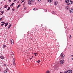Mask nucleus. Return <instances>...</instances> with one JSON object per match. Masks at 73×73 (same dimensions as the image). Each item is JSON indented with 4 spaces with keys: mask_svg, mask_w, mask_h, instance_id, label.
I'll return each instance as SVG.
<instances>
[{
    "mask_svg": "<svg viewBox=\"0 0 73 73\" xmlns=\"http://www.w3.org/2000/svg\"><path fill=\"white\" fill-rule=\"evenodd\" d=\"M8 25V23H5V27H7V25Z\"/></svg>",
    "mask_w": 73,
    "mask_h": 73,
    "instance_id": "ddd939ff",
    "label": "nucleus"
},
{
    "mask_svg": "<svg viewBox=\"0 0 73 73\" xmlns=\"http://www.w3.org/2000/svg\"><path fill=\"white\" fill-rule=\"evenodd\" d=\"M72 70H69L67 71V73H72Z\"/></svg>",
    "mask_w": 73,
    "mask_h": 73,
    "instance_id": "423d86ee",
    "label": "nucleus"
},
{
    "mask_svg": "<svg viewBox=\"0 0 73 73\" xmlns=\"http://www.w3.org/2000/svg\"><path fill=\"white\" fill-rule=\"evenodd\" d=\"M0 9H1L0 8Z\"/></svg>",
    "mask_w": 73,
    "mask_h": 73,
    "instance_id": "603ef678",
    "label": "nucleus"
},
{
    "mask_svg": "<svg viewBox=\"0 0 73 73\" xmlns=\"http://www.w3.org/2000/svg\"><path fill=\"white\" fill-rule=\"evenodd\" d=\"M60 64H64V60H62L60 61Z\"/></svg>",
    "mask_w": 73,
    "mask_h": 73,
    "instance_id": "6e6552de",
    "label": "nucleus"
},
{
    "mask_svg": "<svg viewBox=\"0 0 73 73\" xmlns=\"http://www.w3.org/2000/svg\"><path fill=\"white\" fill-rule=\"evenodd\" d=\"M13 65H16V63H15V58H13Z\"/></svg>",
    "mask_w": 73,
    "mask_h": 73,
    "instance_id": "f257e3e1",
    "label": "nucleus"
},
{
    "mask_svg": "<svg viewBox=\"0 0 73 73\" xmlns=\"http://www.w3.org/2000/svg\"><path fill=\"white\" fill-rule=\"evenodd\" d=\"M69 5V4H68H68H67V5Z\"/></svg>",
    "mask_w": 73,
    "mask_h": 73,
    "instance_id": "49530a36",
    "label": "nucleus"
},
{
    "mask_svg": "<svg viewBox=\"0 0 73 73\" xmlns=\"http://www.w3.org/2000/svg\"><path fill=\"white\" fill-rule=\"evenodd\" d=\"M0 58H1V60H3V59L4 58V57L2 56H0Z\"/></svg>",
    "mask_w": 73,
    "mask_h": 73,
    "instance_id": "f8f14e48",
    "label": "nucleus"
},
{
    "mask_svg": "<svg viewBox=\"0 0 73 73\" xmlns=\"http://www.w3.org/2000/svg\"><path fill=\"white\" fill-rule=\"evenodd\" d=\"M32 58H30V60H32Z\"/></svg>",
    "mask_w": 73,
    "mask_h": 73,
    "instance_id": "c03bdc74",
    "label": "nucleus"
},
{
    "mask_svg": "<svg viewBox=\"0 0 73 73\" xmlns=\"http://www.w3.org/2000/svg\"><path fill=\"white\" fill-rule=\"evenodd\" d=\"M6 70L7 71H8V69L7 68L6 69Z\"/></svg>",
    "mask_w": 73,
    "mask_h": 73,
    "instance_id": "4c0bfd02",
    "label": "nucleus"
},
{
    "mask_svg": "<svg viewBox=\"0 0 73 73\" xmlns=\"http://www.w3.org/2000/svg\"><path fill=\"white\" fill-rule=\"evenodd\" d=\"M4 73H7V71L6 70H5L4 71Z\"/></svg>",
    "mask_w": 73,
    "mask_h": 73,
    "instance_id": "393cba45",
    "label": "nucleus"
},
{
    "mask_svg": "<svg viewBox=\"0 0 73 73\" xmlns=\"http://www.w3.org/2000/svg\"><path fill=\"white\" fill-rule=\"evenodd\" d=\"M60 73H62V72H60Z\"/></svg>",
    "mask_w": 73,
    "mask_h": 73,
    "instance_id": "3c124183",
    "label": "nucleus"
},
{
    "mask_svg": "<svg viewBox=\"0 0 73 73\" xmlns=\"http://www.w3.org/2000/svg\"><path fill=\"white\" fill-rule=\"evenodd\" d=\"M14 5V3H13L10 6V7H11V6H13Z\"/></svg>",
    "mask_w": 73,
    "mask_h": 73,
    "instance_id": "6ab92c4d",
    "label": "nucleus"
},
{
    "mask_svg": "<svg viewBox=\"0 0 73 73\" xmlns=\"http://www.w3.org/2000/svg\"><path fill=\"white\" fill-rule=\"evenodd\" d=\"M54 70H58V69H59V68L57 66H56L54 67Z\"/></svg>",
    "mask_w": 73,
    "mask_h": 73,
    "instance_id": "39448f33",
    "label": "nucleus"
},
{
    "mask_svg": "<svg viewBox=\"0 0 73 73\" xmlns=\"http://www.w3.org/2000/svg\"><path fill=\"white\" fill-rule=\"evenodd\" d=\"M52 14H54V15H55V14H56V12H54V11H53L52 12Z\"/></svg>",
    "mask_w": 73,
    "mask_h": 73,
    "instance_id": "dca6fc26",
    "label": "nucleus"
},
{
    "mask_svg": "<svg viewBox=\"0 0 73 73\" xmlns=\"http://www.w3.org/2000/svg\"><path fill=\"white\" fill-rule=\"evenodd\" d=\"M72 60H73V58H72Z\"/></svg>",
    "mask_w": 73,
    "mask_h": 73,
    "instance_id": "a18cd8bd",
    "label": "nucleus"
},
{
    "mask_svg": "<svg viewBox=\"0 0 73 73\" xmlns=\"http://www.w3.org/2000/svg\"><path fill=\"white\" fill-rule=\"evenodd\" d=\"M63 73H67V71H65Z\"/></svg>",
    "mask_w": 73,
    "mask_h": 73,
    "instance_id": "c756f323",
    "label": "nucleus"
},
{
    "mask_svg": "<svg viewBox=\"0 0 73 73\" xmlns=\"http://www.w3.org/2000/svg\"><path fill=\"white\" fill-rule=\"evenodd\" d=\"M10 9H11V8L10 7H8L7 9V11H9V10Z\"/></svg>",
    "mask_w": 73,
    "mask_h": 73,
    "instance_id": "5701e85b",
    "label": "nucleus"
},
{
    "mask_svg": "<svg viewBox=\"0 0 73 73\" xmlns=\"http://www.w3.org/2000/svg\"><path fill=\"white\" fill-rule=\"evenodd\" d=\"M2 19H3V17H2L0 19V20L1 21V20H2Z\"/></svg>",
    "mask_w": 73,
    "mask_h": 73,
    "instance_id": "2f4dec72",
    "label": "nucleus"
},
{
    "mask_svg": "<svg viewBox=\"0 0 73 73\" xmlns=\"http://www.w3.org/2000/svg\"><path fill=\"white\" fill-rule=\"evenodd\" d=\"M70 9V8L69 7L67 6L66 7V9L67 10H68Z\"/></svg>",
    "mask_w": 73,
    "mask_h": 73,
    "instance_id": "9d476101",
    "label": "nucleus"
},
{
    "mask_svg": "<svg viewBox=\"0 0 73 73\" xmlns=\"http://www.w3.org/2000/svg\"><path fill=\"white\" fill-rule=\"evenodd\" d=\"M3 48H5L6 47V45H3Z\"/></svg>",
    "mask_w": 73,
    "mask_h": 73,
    "instance_id": "412c9836",
    "label": "nucleus"
},
{
    "mask_svg": "<svg viewBox=\"0 0 73 73\" xmlns=\"http://www.w3.org/2000/svg\"><path fill=\"white\" fill-rule=\"evenodd\" d=\"M24 9L25 10L27 9V7H25L24 8Z\"/></svg>",
    "mask_w": 73,
    "mask_h": 73,
    "instance_id": "c9c22d12",
    "label": "nucleus"
},
{
    "mask_svg": "<svg viewBox=\"0 0 73 73\" xmlns=\"http://www.w3.org/2000/svg\"><path fill=\"white\" fill-rule=\"evenodd\" d=\"M33 10H34V11L36 10H37V8H35Z\"/></svg>",
    "mask_w": 73,
    "mask_h": 73,
    "instance_id": "a878e982",
    "label": "nucleus"
},
{
    "mask_svg": "<svg viewBox=\"0 0 73 73\" xmlns=\"http://www.w3.org/2000/svg\"><path fill=\"white\" fill-rule=\"evenodd\" d=\"M65 1L66 3H68L69 2V0H65Z\"/></svg>",
    "mask_w": 73,
    "mask_h": 73,
    "instance_id": "2eb2a0df",
    "label": "nucleus"
},
{
    "mask_svg": "<svg viewBox=\"0 0 73 73\" xmlns=\"http://www.w3.org/2000/svg\"><path fill=\"white\" fill-rule=\"evenodd\" d=\"M4 24H5L3 23L1 25V26H3V25H4Z\"/></svg>",
    "mask_w": 73,
    "mask_h": 73,
    "instance_id": "f704fd0d",
    "label": "nucleus"
},
{
    "mask_svg": "<svg viewBox=\"0 0 73 73\" xmlns=\"http://www.w3.org/2000/svg\"><path fill=\"white\" fill-rule=\"evenodd\" d=\"M45 12H47V10H46V9H45Z\"/></svg>",
    "mask_w": 73,
    "mask_h": 73,
    "instance_id": "a19ab883",
    "label": "nucleus"
},
{
    "mask_svg": "<svg viewBox=\"0 0 73 73\" xmlns=\"http://www.w3.org/2000/svg\"><path fill=\"white\" fill-rule=\"evenodd\" d=\"M7 6H8V5H5V6H4V8H7Z\"/></svg>",
    "mask_w": 73,
    "mask_h": 73,
    "instance_id": "a211bd4d",
    "label": "nucleus"
},
{
    "mask_svg": "<svg viewBox=\"0 0 73 73\" xmlns=\"http://www.w3.org/2000/svg\"><path fill=\"white\" fill-rule=\"evenodd\" d=\"M40 62V60H38V61H36V62H38V63H39Z\"/></svg>",
    "mask_w": 73,
    "mask_h": 73,
    "instance_id": "4be33fe9",
    "label": "nucleus"
},
{
    "mask_svg": "<svg viewBox=\"0 0 73 73\" xmlns=\"http://www.w3.org/2000/svg\"><path fill=\"white\" fill-rule=\"evenodd\" d=\"M17 3H19V2H17Z\"/></svg>",
    "mask_w": 73,
    "mask_h": 73,
    "instance_id": "864d4df0",
    "label": "nucleus"
},
{
    "mask_svg": "<svg viewBox=\"0 0 73 73\" xmlns=\"http://www.w3.org/2000/svg\"><path fill=\"white\" fill-rule=\"evenodd\" d=\"M33 56H32V58H33Z\"/></svg>",
    "mask_w": 73,
    "mask_h": 73,
    "instance_id": "09e8293b",
    "label": "nucleus"
},
{
    "mask_svg": "<svg viewBox=\"0 0 73 73\" xmlns=\"http://www.w3.org/2000/svg\"><path fill=\"white\" fill-rule=\"evenodd\" d=\"M68 3L69 4H73V2H72V1H71L70 0H69Z\"/></svg>",
    "mask_w": 73,
    "mask_h": 73,
    "instance_id": "7ed1b4c3",
    "label": "nucleus"
},
{
    "mask_svg": "<svg viewBox=\"0 0 73 73\" xmlns=\"http://www.w3.org/2000/svg\"><path fill=\"white\" fill-rule=\"evenodd\" d=\"M21 5H19L18 6V7H17V9H18V8H19V7H20V6H21Z\"/></svg>",
    "mask_w": 73,
    "mask_h": 73,
    "instance_id": "aec40b11",
    "label": "nucleus"
},
{
    "mask_svg": "<svg viewBox=\"0 0 73 73\" xmlns=\"http://www.w3.org/2000/svg\"><path fill=\"white\" fill-rule=\"evenodd\" d=\"M47 73H50V71H49L48 70H47Z\"/></svg>",
    "mask_w": 73,
    "mask_h": 73,
    "instance_id": "7c9ffc66",
    "label": "nucleus"
},
{
    "mask_svg": "<svg viewBox=\"0 0 73 73\" xmlns=\"http://www.w3.org/2000/svg\"><path fill=\"white\" fill-rule=\"evenodd\" d=\"M12 26V25L11 24H10L9 26L8 27V28L9 29L10 28H11V27Z\"/></svg>",
    "mask_w": 73,
    "mask_h": 73,
    "instance_id": "4468645a",
    "label": "nucleus"
},
{
    "mask_svg": "<svg viewBox=\"0 0 73 73\" xmlns=\"http://www.w3.org/2000/svg\"><path fill=\"white\" fill-rule=\"evenodd\" d=\"M54 4L56 5L57 4H58V2L57 1H55V2H54Z\"/></svg>",
    "mask_w": 73,
    "mask_h": 73,
    "instance_id": "9b49d317",
    "label": "nucleus"
},
{
    "mask_svg": "<svg viewBox=\"0 0 73 73\" xmlns=\"http://www.w3.org/2000/svg\"><path fill=\"white\" fill-rule=\"evenodd\" d=\"M10 42L12 45H13V44H14V42H13V40L12 39L10 40Z\"/></svg>",
    "mask_w": 73,
    "mask_h": 73,
    "instance_id": "20e7f679",
    "label": "nucleus"
},
{
    "mask_svg": "<svg viewBox=\"0 0 73 73\" xmlns=\"http://www.w3.org/2000/svg\"><path fill=\"white\" fill-rule=\"evenodd\" d=\"M64 56H65V55L63 54V53H62L60 55V57L64 58Z\"/></svg>",
    "mask_w": 73,
    "mask_h": 73,
    "instance_id": "f03ea898",
    "label": "nucleus"
},
{
    "mask_svg": "<svg viewBox=\"0 0 73 73\" xmlns=\"http://www.w3.org/2000/svg\"><path fill=\"white\" fill-rule=\"evenodd\" d=\"M31 1H35V0H31Z\"/></svg>",
    "mask_w": 73,
    "mask_h": 73,
    "instance_id": "ea45409f",
    "label": "nucleus"
},
{
    "mask_svg": "<svg viewBox=\"0 0 73 73\" xmlns=\"http://www.w3.org/2000/svg\"><path fill=\"white\" fill-rule=\"evenodd\" d=\"M70 13H73V9H70Z\"/></svg>",
    "mask_w": 73,
    "mask_h": 73,
    "instance_id": "0eeeda50",
    "label": "nucleus"
},
{
    "mask_svg": "<svg viewBox=\"0 0 73 73\" xmlns=\"http://www.w3.org/2000/svg\"><path fill=\"white\" fill-rule=\"evenodd\" d=\"M72 56H73V55H72Z\"/></svg>",
    "mask_w": 73,
    "mask_h": 73,
    "instance_id": "de8ad7c7",
    "label": "nucleus"
},
{
    "mask_svg": "<svg viewBox=\"0 0 73 73\" xmlns=\"http://www.w3.org/2000/svg\"><path fill=\"white\" fill-rule=\"evenodd\" d=\"M17 0H14L13 2H15V1H17Z\"/></svg>",
    "mask_w": 73,
    "mask_h": 73,
    "instance_id": "58836bf2",
    "label": "nucleus"
},
{
    "mask_svg": "<svg viewBox=\"0 0 73 73\" xmlns=\"http://www.w3.org/2000/svg\"><path fill=\"white\" fill-rule=\"evenodd\" d=\"M12 10L13 11H15V9H12Z\"/></svg>",
    "mask_w": 73,
    "mask_h": 73,
    "instance_id": "e433bc0d",
    "label": "nucleus"
},
{
    "mask_svg": "<svg viewBox=\"0 0 73 73\" xmlns=\"http://www.w3.org/2000/svg\"><path fill=\"white\" fill-rule=\"evenodd\" d=\"M12 0H9V3H11V1Z\"/></svg>",
    "mask_w": 73,
    "mask_h": 73,
    "instance_id": "473e14b6",
    "label": "nucleus"
},
{
    "mask_svg": "<svg viewBox=\"0 0 73 73\" xmlns=\"http://www.w3.org/2000/svg\"><path fill=\"white\" fill-rule=\"evenodd\" d=\"M28 3L29 4V5H31V3H32V1L29 0L28 1Z\"/></svg>",
    "mask_w": 73,
    "mask_h": 73,
    "instance_id": "1a4fd4ad",
    "label": "nucleus"
},
{
    "mask_svg": "<svg viewBox=\"0 0 73 73\" xmlns=\"http://www.w3.org/2000/svg\"><path fill=\"white\" fill-rule=\"evenodd\" d=\"M25 1V0H23L21 2V3H23Z\"/></svg>",
    "mask_w": 73,
    "mask_h": 73,
    "instance_id": "cd10ccee",
    "label": "nucleus"
},
{
    "mask_svg": "<svg viewBox=\"0 0 73 73\" xmlns=\"http://www.w3.org/2000/svg\"><path fill=\"white\" fill-rule=\"evenodd\" d=\"M2 13V14H1V15H3V13H4V11H2L1 12Z\"/></svg>",
    "mask_w": 73,
    "mask_h": 73,
    "instance_id": "c85d7f7f",
    "label": "nucleus"
},
{
    "mask_svg": "<svg viewBox=\"0 0 73 73\" xmlns=\"http://www.w3.org/2000/svg\"><path fill=\"white\" fill-rule=\"evenodd\" d=\"M1 23H2V24H5V22H1Z\"/></svg>",
    "mask_w": 73,
    "mask_h": 73,
    "instance_id": "bb28decb",
    "label": "nucleus"
},
{
    "mask_svg": "<svg viewBox=\"0 0 73 73\" xmlns=\"http://www.w3.org/2000/svg\"><path fill=\"white\" fill-rule=\"evenodd\" d=\"M48 1L49 3H52V0H48Z\"/></svg>",
    "mask_w": 73,
    "mask_h": 73,
    "instance_id": "f3484780",
    "label": "nucleus"
},
{
    "mask_svg": "<svg viewBox=\"0 0 73 73\" xmlns=\"http://www.w3.org/2000/svg\"><path fill=\"white\" fill-rule=\"evenodd\" d=\"M38 1H41V0H37Z\"/></svg>",
    "mask_w": 73,
    "mask_h": 73,
    "instance_id": "79ce46f5",
    "label": "nucleus"
},
{
    "mask_svg": "<svg viewBox=\"0 0 73 73\" xmlns=\"http://www.w3.org/2000/svg\"><path fill=\"white\" fill-rule=\"evenodd\" d=\"M34 54H35V56H36L37 54V53H35Z\"/></svg>",
    "mask_w": 73,
    "mask_h": 73,
    "instance_id": "b1692460",
    "label": "nucleus"
},
{
    "mask_svg": "<svg viewBox=\"0 0 73 73\" xmlns=\"http://www.w3.org/2000/svg\"><path fill=\"white\" fill-rule=\"evenodd\" d=\"M72 37V36H71V35H70V37Z\"/></svg>",
    "mask_w": 73,
    "mask_h": 73,
    "instance_id": "37998d69",
    "label": "nucleus"
},
{
    "mask_svg": "<svg viewBox=\"0 0 73 73\" xmlns=\"http://www.w3.org/2000/svg\"><path fill=\"white\" fill-rule=\"evenodd\" d=\"M71 46V45H70V46Z\"/></svg>",
    "mask_w": 73,
    "mask_h": 73,
    "instance_id": "8fccbe9b",
    "label": "nucleus"
},
{
    "mask_svg": "<svg viewBox=\"0 0 73 73\" xmlns=\"http://www.w3.org/2000/svg\"><path fill=\"white\" fill-rule=\"evenodd\" d=\"M4 66H7V64H5L4 65Z\"/></svg>",
    "mask_w": 73,
    "mask_h": 73,
    "instance_id": "72a5a7b5",
    "label": "nucleus"
}]
</instances>
